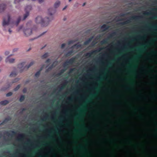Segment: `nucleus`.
Segmentation results:
<instances>
[{
	"label": "nucleus",
	"mask_w": 157,
	"mask_h": 157,
	"mask_svg": "<svg viewBox=\"0 0 157 157\" xmlns=\"http://www.w3.org/2000/svg\"><path fill=\"white\" fill-rule=\"evenodd\" d=\"M141 46L142 47H143V48H138V49L136 51H137L140 52H143L144 51V50L145 49L144 46L146 45L145 44H144L141 45Z\"/></svg>",
	"instance_id": "obj_13"
},
{
	"label": "nucleus",
	"mask_w": 157,
	"mask_h": 157,
	"mask_svg": "<svg viewBox=\"0 0 157 157\" xmlns=\"http://www.w3.org/2000/svg\"><path fill=\"white\" fill-rule=\"evenodd\" d=\"M48 11L49 14L52 17L53 14L55 12V10L52 8H50L48 10ZM52 19V17H51L50 18L45 17L43 19L41 16H39L36 18L35 21L36 23L40 24L42 26H46L48 24L49 22Z\"/></svg>",
	"instance_id": "obj_1"
},
{
	"label": "nucleus",
	"mask_w": 157,
	"mask_h": 157,
	"mask_svg": "<svg viewBox=\"0 0 157 157\" xmlns=\"http://www.w3.org/2000/svg\"><path fill=\"white\" fill-rule=\"evenodd\" d=\"M60 4V2L59 1H56L54 4V7L55 8H57L58 7Z\"/></svg>",
	"instance_id": "obj_18"
},
{
	"label": "nucleus",
	"mask_w": 157,
	"mask_h": 157,
	"mask_svg": "<svg viewBox=\"0 0 157 157\" xmlns=\"http://www.w3.org/2000/svg\"><path fill=\"white\" fill-rule=\"evenodd\" d=\"M50 61H51L50 59H48L46 61V63H49L50 62Z\"/></svg>",
	"instance_id": "obj_48"
},
{
	"label": "nucleus",
	"mask_w": 157,
	"mask_h": 157,
	"mask_svg": "<svg viewBox=\"0 0 157 157\" xmlns=\"http://www.w3.org/2000/svg\"><path fill=\"white\" fill-rule=\"evenodd\" d=\"M115 34V33H112L110 35V37H112L114 34Z\"/></svg>",
	"instance_id": "obj_53"
},
{
	"label": "nucleus",
	"mask_w": 157,
	"mask_h": 157,
	"mask_svg": "<svg viewBox=\"0 0 157 157\" xmlns=\"http://www.w3.org/2000/svg\"><path fill=\"white\" fill-rule=\"evenodd\" d=\"M7 21H6L5 18H4L3 19L2 23V25L3 26H5L6 25H8L9 23L10 19V15L8 14L7 16Z\"/></svg>",
	"instance_id": "obj_7"
},
{
	"label": "nucleus",
	"mask_w": 157,
	"mask_h": 157,
	"mask_svg": "<svg viewBox=\"0 0 157 157\" xmlns=\"http://www.w3.org/2000/svg\"><path fill=\"white\" fill-rule=\"evenodd\" d=\"M101 43L102 44H107L108 43V40L107 39H104L101 41Z\"/></svg>",
	"instance_id": "obj_22"
},
{
	"label": "nucleus",
	"mask_w": 157,
	"mask_h": 157,
	"mask_svg": "<svg viewBox=\"0 0 157 157\" xmlns=\"http://www.w3.org/2000/svg\"><path fill=\"white\" fill-rule=\"evenodd\" d=\"M15 59L13 58H10L9 56L6 59V63L9 62L10 63H12L14 62Z\"/></svg>",
	"instance_id": "obj_8"
},
{
	"label": "nucleus",
	"mask_w": 157,
	"mask_h": 157,
	"mask_svg": "<svg viewBox=\"0 0 157 157\" xmlns=\"http://www.w3.org/2000/svg\"><path fill=\"white\" fill-rule=\"evenodd\" d=\"M5 123V122L3 121L0 124V126L3 125Z\"/></svg>",
	"instance_id": "obj_54"
},
{
	"label": "nucleus",
	"mask_w": 157,
	"mask_h": 157,
	"mask_svg": "<svg viewBox=\"0 0 157 157\" xmlns=\"http://www.w3.org/2000/svg\"><path fill=\"white\" fill-rule=\"evenodd\" d=\"M9 32L10 33H11L12 32V31L10 30V29H9Z\"/></svg>",
	"instance_id": "obj_60"
},
{
	"label": "nucleus",
	"mask_w": 157,
	"mask_h": 157,
	"mask_svg": "<svg viewBox=\"0 0 157 157\" xmlns=\"http://www.w3.org/2000/svg\"><path fill=\"white\" fill-rule=\"evenodd\" d=\"M79 148L81 149L84 150L86 151V149L85 147L82 145H80L79 146Z\"/></svg>",
	"instance_id": "obj_28"
},
{
	"label": "nucleus",
	"mask_w": 157,
	"mask_h": 157,
	"mask_svg": "<svg viewBox=\"0 0 157 157\" xmlns=\"http://www.w3.org/2000/svg\"><path fill=\"white\" fill-rule=\"evenodd\" d=\"M32 6L31 5H28L26 6L25 9L26 13L24 15L23 20H25L29 15V11L31 9Z\"/></svg>",
	"instance_id": "obj_5"
},
{
	"label": "nucleus",
	"mask_w": 157,
	"mask_h": 157,
	"mask_svg": "<svg viewBox=\"0 0 157 157\" xmlns=\"http://www.w3.org/2000/svg\"><path fill=\"white\" fill-rule=\"evenodd\" d=\"M9 103V101L7 100H5L2 101L0 102V104L2 105H6Z\"/></svg>",
	"instance_id": "obj_15"
},
{
	"label": "nucleus",
	"mask_w": 157,
	"mask_h": 157,
	"mask_svg": "<svg viewBox=\"0 0 157 157\" xmlns=\"http://www.w3.org/2000/svg\"><path fill=\"white\" fill-rule=\"evenodd\" d=\"M20 1V0H19L18 1H17V0H15L14 1V3H16L17 2H18Z\"/></svg>",
	"instance_id": "obj_56"
},
{
	"label": "nucleus",
	"mask_w": 157,
	"mask_h": 157,
	"mask_svg": "<svg viewBox=\"0 0 157 157\" xmlns=\"http://www.w3.org/2000/svg\"><path fill=\"white\" fill-rule=\"evenodd\" d=\"M66 45V44H65V43H63V44L62 45H61V48H64V47H65V46Z\"/></svg>",
	"instance_id": "obj_43"
},
{
	"label": "nucleus",
	"mask_w": 157,
	"mask_h": 157,
	"mask_svg": "<svg viewBox=\"0 0 157 157\" xmlns=\"http://www.w3.org/2000/svg\"><path fill=\"white\" fill-rule=\"evenodd\" d=\"M13 94V93L12 92H9L6 94V97H9L11 96Z\"/></svg>",
	"instance_id": "obj_30"
},
{
	"label": "nucleus",
	"mask_w": 157,
	"mask_h": 157,
	"mask_svg": "<svg viewBox=\"0 0 157 157\" xmlns=\"http://www.w3.org/2000/svg\"><path fill=\"white\" fill-rule=\"evenodd\" d=\"M9 53V52L8 51H6L5 52V55L6 56L8 55Z\"/></svg>",
	"instance_id": "obj_51"
},
{
	"label": "nucleus",
	"mask_w": 157,
	"mask_h": 157,
	"mask_svg": "<svg viewBox=\"0 0 157 157\" xmlns=\"http://www.w3.org/2000/svg\"><path fill=\"white\" fill-rule=\"evenodd\" d=\"M55 62H54L50 66H52V69L53 67H54L55 66L54 65V64Z\"/></svg>",
	"instance_id": "obj_47"
},
{
	"label": "nucleus",
	"mask_w": 157,
	"mask_h": 157,
	"mask_svg": "<svg viewBox=\"0 0 157 157\" xmlns=\"http://www.w3.org/2000/svg\"><path fill=\"white\" fill-rule=\"evenodd\" d=\"M157 40V39H156L155 40H151L149 43V44L151 45L152 44V43L154 42L155 40Z\"/></svg>",
	"instance_id": "obj_36"
},
{
	"label": "nucleus",
	"mask_w": 157,
	"mask_h": 157,
	"mask_svg": "<svg viewBox=\"0 0 157 157\" xmlns=\"http://www.w3.org/2000/svg\"><path fill=\"white\" fill-rule=\"evenodd\" d=\"M74 68H71L69 70V73H71L74 70Z\"/></svg>",
	"instance_id": "obj_44"
},
{
	"label": "nucleus",
	"mask_w": 157,
	"mask_h": 157,
	"mask_svg": "<svg viewBox=\"0 0 157 157\" xmlns=\"http://www.w3.org/2000/svg\"><path fill=\"white\" fill-rule=\"evenodd\" d=\"M24 33L25 35L27 36L30 35L32 33V30L30 29H25L24 30Z\"/></svg>",
	"instance_id": "obj_6"
},
{
	"label": "nucleus",
	"mask_w": 157,
	"mask_h": 157,
	"mask_svg": "<svg viewBox=\"0 0 157 157\" xmlns=\"http://www.w3.org/2000/svg\"><path fill=\"white\" fill-rule=\"evenodd\" d=\"M65 85H66L65 84H63L62 86L60 87L59 90H60L63 89L64 88V87H65Z\"/></svg>",
	"instance_id": "obj_33"
},
{
	"label": "nucleus",
	"mask_w": 157,
	"mask_h": 157,
	"mask_svg": "<svg viewBox=\"0 0 157 157\" xmlns=\"http://www.w3.org/2000/svg\"><path fill=\"white\" fill-rule=\"evenodd\" d=\"M67 6H66L64 8H63V10H65L67 8Z\"/></svg>",
	"instance_id": "obj_59"
},
{
	"label": "nucleus",
	"mask_w": 157,
	"mask_h": 157,
	"mask_svg": "<svg viewBox=\"0 0 157 157\" xmlns=\"http://www.w3.org/2000/svg\"><path fill=\"white\" fill-rule=\"evenodd\" d=\"M62 74L60 72L59 73H58L57 75V76L60 75Z\"/></svg>",
	"instance_id": "obj_55"
},
{
	"label": "nucleus",
	"mask_w": 157,
	"mask_h": 157,
	"mask_svg": "<svg viewBox=\"0 0 157 157\" xmlns=\"http://www.w3.org/2000/svg\"><path fill=\"white\" fill-rule=\"evenodd\" d=\"M23 92L24 93H26L27 91V88H25L23 89Z\"/></svg>",
	"instance_id": "obj_35"
},
{
	"label": "nucleus",
	"mask_w": 157,
	"mask_h": 157,
	"mask_svg": "<svg viewBox=\"0 0 157 157\" xmlns=\"http://www.w3.org/2000/svg\"><path fill=\"white\" fill-rule=\"evenodd\" d=\"M126 89L128 90H131V89L130 87H127V88H126Z\"/></svg>",
	"instance_id": "obj_61"
},
{
	"label": "nucleus",
	"mask_w": 157,
	"mask_h": 157,
	"mask_svg": "<svg viewBox=\"0 0 157 157\" xmlns=\"http://www.w3.org/2000/svg\"><path fill=\"white\" fill-rule=\"evenodd\" d=\"M139 17L138 16H133L131 17V19H138Z\"/></svg>",
	"instance_id": "obj_32"
},
{
	"label": "nucleus",
	"mask_w": 157,
	"mask_h": 157,
	"mask_svg": "<svg viewBox=\"0 0 157 157\" xmlns=\"http://www.w3.org/2000/svg\"><path fill=\"white\" fill-rule=\"evenodd\" d=\"M130 22V20H128L125 21L124 22H121L120 23L121 25H124L127 24L129 23Z\"/></svg>",
	"instance_id": "obj_17"
},
{
	"label": "nucleus",
	"mask_w": 157,
	"mask_h": 157,
	"mask_svg": "<svg viewBox=\"0 0 157 157\" xmlns=\"http://www.w3.org/2000/svg\"><path fill=\"white\" fill-rule=\"evenodd\" d=\"M17 75V74L16 72L13 71L10 74V77H15Z\"/></svg>",
	"instance_id": "obj_20"
},
{
	"label": "nucleus",
	"mask_w": 157,
	"mask_h": 157,
	"mask_svg": "<svg viewBox=\"0 0 157 157\" xmlns=\"http://www.w3.org/2000/svg\"><path fill=\"white\" fill-rule=\"evenodd\" d=\"M96 43V42L95 41H93L92 43H91V45L92 46H93Z\"/></svg>",
	"instance_id": "obj_40"
},
{
	"label": "nucleus",
	"mask_w": 157,
	"mask_h": 157,
	"mask_svg": "<svg viewBox=\"0 0 157 157\" xmlns=\"http://www.w3.org/2000/svg\"><path fill=\"white\" fill-rule=\"evenodd\" d=\"M25 99V96L24 95L21 96L19 99V101L20 102H22L24 101Z\"/></svg>",
	"instance_id": "obj_23"
},
{
	"label": "nucleus",
	"mask_w": 157,
	"mask_h": 157,
	"mask_svg": "<svg viewBox=\"0 0 157 157\" xmlns=\"http://www.w3.org/2000/svg\"><path fill=\"white\" fill-rule=\"evenodd\" d=\"M26 110V109H25V108H24L22 109V111H24Z\"/></svg>",
	"instance_id": "obj_63"
},
{
	"label": "nucleus",
	"mask_w": 157,
	"mask_h": 157,
	"mask_svg": "<svg viewBox=\"0 0 157 157\" xmlns=\"http://www.w3.org/2000/svg\"><path fill=\"white\" fill-rule=\"evenodd\" d=\"M157 53L156 51H152L150 53V54H154Z\"/></svg>",
	"instance_id": "obj_37"
},
{
	"label": "nucleus",
	"mask_w": 157,
	"mask_h": 157,
	"mask_svg": "<svg viewBox=\"0 0 157 157\" xmlns=\"http://www.w3.org/2000/svg\"><path fill=\"white\" fill-rule=\"evenodd\" d=\"M25 135L24 134H20L19 135L18 140H21L23 139Z\"/></svg>",
	"instance_id": "obj_19"
},
{
	"label": "nucleus",
	"mask_w": 157,
	"mask_h": 157,
	"mask_svg": "<svg viewBox=\"0 0 157 157\" xmlns=\"http://www.w3.org/2000/svg\"><path fill=\"white\" fill-rule=\"evenodd\" d=\"M153 98H157V96L155 94L154 95V96H153Z\"/></svg>",
	"instance_id": "obj_58"
},
{
	"label": "nucleus",
	"mask_w": 157,
	"mask_h": 157,
	"mask_svg": "<svg viewBox=\"0 0 157 157\" xmlns=\"http://www.w3.org/2000/svg\"><path fill=\"white\" fill-rule=\"evenodd\" d=\"M40 71H37L36 73L35 74V76L36 77H39V75H40Z\"/></svg>",
	"instance_id": "obj_26"
},
{
	"label": "nucleus",
	"mask_w": 157,
	"mask_h": 157,
	"mask_svg": "<svg viewBox=\"0 0 157 157\" xmlns=\"http://www.w3.org/2000/svg\"><path fill=\"white\" fill-rule=\"evenodd\" d=\"M48 56V53L47 52L45 53L41 56L42 59H45Z\"/></svg>",
	"instance_id": "obj_21"
},
{
	"label": "nucleus",
	"mask_w": 157,
	"mask_h": 157,
	"mask_svg": "<svg viewBox=\"0 0 157 157\" xmlns=\"http://www.w3.org/2000/svg\"><path fill=\"white\" fill-rule=\"evenodd\" d=\"M44 0H38V2L40 3H41L43 2Z\"/></svg>",
	"instance_id": "obj_52"
},
{
	"label": "nucleus",
	"mask_w": 157,
	"mask_h": 157,
	"mask_svg": "<svg viewBox=\"0 0 157 157\" xmlns=\"http://www.w3.org/2000/svg\"><path fill=\"white\" fill-rule=\"evenodd\" d=\"M138 38L140 39H143L144 38V36H138Z\"/></svg>",
	"instance_id": "obj_49"
},
{
	"label": "nucleus",
	"mask_w": 157,
	"mask_h": 157,
	"mask_svg": "<svg viewBox=\"0 0 157 157\" xmlns=\"http://www.w3.org/2000/svg\"><path fill=\"white\" fill-rule=\"evenodd\" d=\"M69 101H72V98H69L67 99Z\"/></svg>",
	"instance_id": "obj_46"
},
{
	"label": "nucleus",
	"mask_w": 157,
	"mask_h": 157,
	"mask_svg": "<svg viewBox=\"0 0 157 157\" xmlns=\"http://www.w3.org/2000/svg\"><path fill=\"white\" fill-rule=\"evenodd\" d=\"M75 58H71L68 60L66 61L63 63V67H67L69 64H72L75 62Z\"/></svg>",
	"instance_id": "obj_3"
},
{
	"label": "nucleus",
	"mask_w": 157,
	"mask_h": 157,
	"mask_svg": "<svg viewBox=\"0 0 157 157\" xmlns=\"http://www.w3.org/2000/svg\"><path fill=\"white\" fill-rule=\"evenodd\" d=\"M66 69H62L60 71V72L62 73H63L66 71Z\"/></svg>",
	"instance_id": "obj_42"
},
{
	"label": "nucleus",
	"mask_w": 157,
	"mask_h": 157,
	"mask_svg": "<svg viewBox=\"0 0 157 157\" xmlns=\"http://www.w3.org/2000/svg\"><path fill=\"white\" fill-rule=\"evenodd\" d=\"M77 116H78V118L79 120H81L82 119V117L81 115H77Z\"/></svg>",
	"instance_id": "obj_45"
},
{
	"label": "nucleus",
	"mask_w": 157,
	"mask_h": 157,
	"mask_svg": "<svg viewBox=\"0 0 157 157\" xmlns=\"http://www.w3.org/2000/svg\"><path fill=\"white\" fill-rule=\"evenodd\" d=\"M29 80H27L26 81L25 83H29Z\"/></svg>",
	"instance_id": "obj_62"
},
{
	"label": "nucleus",
	"mask_w": 157,
	"mask_h": 157,
	"mask_svg": "<svg viewBox=\"0 0 157 157\" xmlns=\"http://www.w3.org/2000/svg\"><path fill=\"white\" fill-rule=\"evenodd\" d=\"M110 26L107 25L106 24H103L101 27V29H103L102 30L103 32L105 31L106 30L109 29Z\"/></svg>",
	"instance_id": "obj_9"
},
{
	"label": "nucleus",
	"mask_w": 157,
	"mask_h": 157,
	"mask_svg": "<svg viewBox=\"0 0 157 157\" xmlns=\"http://www.w3.org/2000/svg\"><path fill=\"white\" fill-rule=\"evenodd\" d=\"M11 132L12 133V134L8 132H6V133L7 135L8 136H12L13 135H15L16 134V132L14 131H11Z\"/></svg>",
	"instance_id": "obj_16"
},
{
	"label": "nucleus",
	"mask_w": 157,
	"mask_h": 157,
	"mask_svg": "<svg viewBox=\"0 0 157 157\" xmlns=\"http://www.w3.org/2000/svg\"><path fill=\"white\" fill-rule=\"evenodd\" d=\"M96 94H91L90 95V96L92 98H94L96 97Z\"/></svg>",
	"instance_id": "obj_34"
},
{
	"label": "nucleus",
	"mask_w": 157,
	"mask_h": 157,
	"mask_svg": "<svg viewBox=\"0 0 157 157\" xmlns=\"http://www.w3.org/2000/svg\"><path fill=\"white\" fill-rule=\"evenodd\" d=\"M84 130L86 131H87L88 130V128H85L84 129Z\"/></svg>",
	"instance_id": "obj_64"
},
{
	"label": "nucleus",
	"mask_w": 157,
	"mask_h": 157,
	"mask_svg": "<svg viewBox=\"0 0 157 157\" xmlns=\"http://www.w3.org/2000/svg\"><path fill=\"white\" fill-rule=\"evenodd\" d=\"M144 14L145 15H150L151 14V13H149V12H145L144 13Z\"/></svg>",
	"instance_id": "obj_38"
},
{
	"label": "nucleus",
	"mask_w": 157,
	"mask_h": 157,
	"mask_svg": "<svg viewBox=\"0 0 157 157\" xmlns=\"http://www.w3.org/2000/svg\"><path fill=\"white\" fill-rule=\"evenodd\" d=\"M34 63V62H31L28 66H26L24 67L25 65V63L22 62L18 64V68L20 69L21 72L25 69L26 68L28 69L29 67L32 66Z\"/></svg>",
	"instance_id": "obj_2"
},
{
	"label": "nucleus",
	"mask_w": 157,
	"mask_h": 157,
	"mask_svg": "<svg viewBox=\"0 0 157 157\" xmlns=\"http://www.w3.org/2000/svg\"><path fill=\"white\" fill-rule=\"evenodd\" d=\"M19 78H15L12 82L11 83L8 84L6 87H3L1 89V91H5L8 89L12 85V84L15 82H18L19 80Z\"/></svg>",
	"instance_id": "obj_4"
},
{
	"label": "nucleus",
	"mask_w": 157,
	"mask_h": 157,
	"mask_svg": "<svg viewBox=\"0 0 157 157\" xmlns=\"http://www.w3.org/2000/svg\"><path fill=\"white\" fill-rule=\"evenodd\" d=\"M74 51L73 49L68 52L65 54V56L66 57H68L71 56H72L74 54Z\"/></svg>",
	"instance_id": "obj_10"
},
{
	"label": "nucleus",
	"mask_w": 157,
	"mask_h": 157,
	"mask_svg": "<svg viewBox=\"0 0 157 157\" xmlns=\"http://www.w3.org/2000/svg\"><path fill=\"white\" fill-rule=\"evenodd\" d=\"M43 67H41L40 68V70H39V71H40V72H41V71L43 69Z\"/></svg>",
	"instance_id": "obj_57"
},
{
	"label": "nucleus",
	"mask_w": 157,
	"mask_h": 157,
	"mask_svg": "<svg viewBox=\"0 0 157 157\" xmlns=\"http://www.w3.org/2000/svg\"><path fill=\"white\" fill-rule=\"evenodd\" d=\"M21 20V17H19L17 19V21L16 22L15 24L16 26H17L18 25L19 23L20 22Z\"/></svg>",
	"instance_id": "obj_24"
},
{
	"label": "nucleus",
	"mask_w": 157,
	"mask_h": 157,
	"mask_svg": "<svg viewBox=\"0 0 157 157\" xmlns=\"http://www.w3.org/2000/svg\"><path fill=\"white\" fill-rule=\"evenodd\" d=\"M151 28L153 29L154 30H156V29L157 28V26L155 25H153L151 26Z\"/></svg>",
	"instance_id": "obj_39"
},
{
	"label": "nucleus",
	"mask_w": 157,
	"mask_h": 157,
	"mask_svg": "<svg viewBox=\"0 0 157 157\" xmlns=\"http://www.w3.org/2000/svg\"><path fill=\"white\" fill-rule=\"evenodd\" d=\"M6 8V5L4 4H1L0 5V12L4 11Z\"/></svg>",
	"instance_id": "obj_11"
},
{
	"label": "nucleus",
	"mask_w": 157,
	"mask_h": 157,
	"mask_svg": "<svg viewBox=\"0 0 157 157\" xmlns=\"http://www.w3.org/2000/svg\"><path fill=\"white\" fill-rule=\"evenodd\" d=\"M140 54H138L137 55L134 56L133 59L134 60H136L137 58L140 57Z\"/></svg>",
	"instance_id": "obj_31"
},
{
	"label": "nucleus",
	"mask_w": 157,
	"mask_h": 157,
	"mask_svg": "<svg viewBox=\"0 0 157 157\" xmlns=\"http://www.w3.org/2000/svg\"><path fill=\"white\" fill-rule=\"evenodd\" d=\"M93 39V37H91L88 39L87 40L85 41L84 43V45H87Z\"/></svg>",
	"instance_id": "obj_12"
},
{
	"label": "nucleus",
	"mask_w": 157,
	"mask_h": 157,
	"mask_svg": "<svg viewBox=\"0 0 157 157\" xmlns=\"http://www.w3.org/2000/svg\"><path fill=\"white\" fill-rule=\"evenodd\" d=\"M52 69V66H50L46 70L45 72H48L49 71H51Z\"/></svg>",
	"instance_id": "obj_29"
},
{
	"label": "nucleus",
	"mask_w": 157,
	"mask_h": 157,
	"mask_svg": "<svg viewBox=\"0 0 157 157\" xmlns=\"http://www.w3.org/2000/svg\"><path fill=\"white\" fill-rule=\"evenodd\" d=\"M74 42V41L72 40H70L68 41V44H72Z\"/></svg>",
	"instance_id": "obj_41"
},
{
	"label": "nucleus",
	"mask_w": 157,
	"mask_h": 157,
	"mask_svg": "<svg viewBox=\"0 0 157 157\" xmlns=\"http://www.w3.org/2000/svg\"><path fill=\"white\" fill-rule=\"evenodd\" d=\"M20 87V85H18L14 89V90L16 91Z\"/></svg>",
	"instance_id": "obj_27"
},
{
	"label": "nucleus",
	"mask_w": 157,
	"mask_h": 157,
	"mask_svg": "<svg viewBox=\"0 0 157 157\" xmlns=\"http://www.w3.org/2000/svg\"><path fill=\"white\" fill-rule=\"evenodd\" d=\"M81 47V45L80 44H76L72 46L71 48V49H73L75 48H76V49H78V48H79Z\"/></svg>",
	"instance_id": "obj_14"
},
{
	"label": "nucleus",
	"mask_w": 157,
	"mask_h": 157,
	"mask_svg": "<svg viewBox=\"0 0 157 157\" xmlns=\"http://www.w3.org/2000/svg\"><path fill=\"white\" fill-rule=\"evenodd\" d=\"M48 138L51 139L53 140V137L52 136L48 135Z\"/></svg>",
	"instance_id": "obj_50"
},
{
	"label": "nucleus",
	"mask_w": 157,
	"mask_h": 157,
	"mask_svg": "<svg viewBox=\"0 0 157 157\" xmlns=\"http://www.w3.org/2000/svg\"><path fill=\"white\" fill-rule=\"evenodd\" d=\"M11 119V118L10 117H8L6 118L3 121L5 122V123H6L9 121H10Z\"/></svg>",
	"instance_id": "obj_25"
}]
</instances>
